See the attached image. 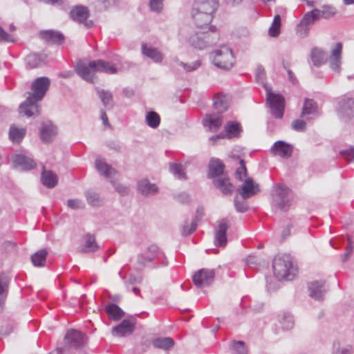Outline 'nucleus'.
<instances>
[{"label":"nucleus","mask_w":354,"mask_h":354,"mask_svg":"<svg viewBox=\"0 0 354 354\" xmlns=\"http://www.w3.org/2000/svg\"><path fill=\"white\" fill-rule=\"evenodd\" d=\"M50 85L47 77L36 78L31 85V93H28L27 99L19 106V113L27 117H36L39 114V106L37 104L45 96Z\"/></svg>","instance_id":"nucleus-1"},{"label":"nucleus","mask_w":354,"mask_h":354,"mask_svg":"<svg viewBox=\"0 0 354 354\" xmlns=\"http://www.w3.org/2000/svg\"><path fill=\"white\" fill-rule=\"evenodd\" d=\"M224 168L225 165L221 160L212 158L208 166L207 176L209 178H216L213 181L214 186L223 194L227 195L232 192L233 185L230 182L229 178L223 175Z\"/></svg>","instance_id":"nucleus-2"},{"label":"nucleus","mask_w":354,"mask_h":354,"mask_svg":"<svg viewBox=\"0 0 354 354\" xmlns=\"http://www.w3.org/2000/svg\"><path fill=\"white\" fill-rule=\"evenodd\" d=\"M272 268L274 276L279 281H292L297 272V268L293 265L291 257L286 254L275 257Z\"/></svg>","instance_id":"nucleus-3"},{"label":"nucleus","mask_w":354,"mask_h":354,"mask_svg":"<svg viewBox=\"0 0 354 354\" xmlns=\"http://www.w3.org/2000/svg\"><path fill=\"white\" fill-rule=\"evenodd\" d=\"M219 39V34L216 28H210L207 31L198 30L190 35L188 41L194 48L203 50L216 44Z\"/></svg>","instance_id":"nucleus-4"},{"label":"nucleus","mask_w":354,"mask_h":354,"mask_svg":"<svg viewBox=\"0 0 354 354\" xmlns=\"http://www.w3.org/2000/svg\"><path fill=\"white\" fill-rule=\"evenodd\" d=\"M273 208L286 212L289 209L292 199V194L291 190L283 184H276L272 190Z\"/></svg>","instance_id":"nucleus-5"},{"label":"nucleus","mask_w":354,"mask_h":354,"mask_svg":"<svg viewBox=\"0 0 354 354\" xmlns=\"http://www.w3.org/2000/svg\"><path fill=\"white\" fill-rule=\"evenodd\" d=\"M212 64L217 68L228 71L234 64V57L231 48L226 46H222L210 54Z\"/></svg>","instance_id":"nucleus-6"},{"label":"nucleus","mask_w":354,"mask_h":354,"mask_svg":"<svg viewBox=\"0 0 354 354\" xmlns=\"http://www.w3.org/2000/svg\"><path fill=\"white\" fill-rule=\"evenodd\" d=\"M160 257L164 259L163 263L158 265L156 268L167 266L168 261L165 253L159 248V247L157 245L151 244L147 248L146 251L144 253L138 254L137 263L142 268H145L149 263Z\"/></svg>","instance_id":"nucleus-7"},{"label":"nucleus","mask_w":354,"mask_h":354,"mask_svg":"<svg viewBox=\"0 0 354 354\" xmlns=\"http://www.w3.org/2000/svg\"><path fill=\"white\" fill-rule=\"evenodd\" d=\"M319 9L314 8L306 12L296 27V33L301 38L308 36L311 27L319 20Z\"/></svg>","instance_id":"nucleus-8"},{"label":"nucleus","mask_w":354,"mask_h":354,"mask_svg":"<svg viewBox=\"0 0 354 354\" xmlns=\"http://www.w3.org/2000/svg\"><path fill=\"white\" fill-rule=\"evenodd\" d=\"M266 100L272 115L276 118H282L285 106L284 97L280 94H275L268 91Z\"/></svg>","instance_id":"nucleus-9"},{"label":"nucleus","mask_w":354,"mask_h":354,"mask_svg":"<svg viewBox=\"0 0 354 354\" xmlns=\"http://www.w3.org/2000/svg\"><path fill=\"white\" fill-rule=\"evenodd\" d=\"M76 73L84 80L89 83H94L95 71V60L88 63L78 62L75 67Z\"/></svg>","instance_id":"nucleus-10"},{"label":"nucleus","mask_w":354,"mask_h":354,"mask_svg":"<svg viewBox=\"0 0 354 354\" xmlns=\"http://www.w3.org/2000/svg\"><path fill=\"white\" fill-rule=\"evenodd\" d=\"M86 343V335L75 329L68 330L64 337L65 346L69 348L78 349L84 347Z\"/></svg>","instance_id":"nucleus-11"},{"label":"nucleus","mask_w":354,"mask_h":354,"mask_svg":"<svg viewBox=\"0 0 354 354\" xmlns=\"http://www.w3.org/2000/svg\"><path fill=\"white\" fill-rule=\"evenodd\" d=\"M230 227V221L227 218L218 221L214 226V245L223 248L227 245V231Z\"/></svg>","instance_id":"nucleus-12"},{"label":"nucleus","mask_w":354,"mask_h":354,"mask_svg":"<svg viewBox=\"0 0 354 354\" xmlns=\"http://www.w3.org/2000/svg\"><path fill=\"white\" fill-rule=\"evenodd\" d=\"M215 272L212 269L203 268L195 272L193 282L198 288L209 286L214 280Z\"/></svg>","instance_id":"nucleus-13"},{"label":"nucleus","mask_w":354,"mask_h":354,"mask_svg":"<svg viewBox=\"0 0 354 354\" xmlns=\"http://www.w3.org/2000/svg\"><path fill=\"white\" fill-rule=\"evenodd\" d=\"M89 15L88 8L84 6H76L70 11V16L75 21L84 24L87 28L93 26L92 21L88 20Z\"/></svg>","instance_id":"nucleus-14"},{"label":"nucleus","mask_w":354,"mask_h":354,"mask_svg":"<svg viewBox=\"0 0 354 354\" xmlns=\"http://www.w3.org/2000/svg\"><path fill=\"white\" fill-rule=\"evenodd\" d=\"M57 133V127L50 121L43 122L39 130L40 139L44 143H50Z\"/></svg>","instance_id":"nucleus-15"},{"label":"nucleus","mask_w":354,"mask_h":354,"mask_svg":"<svg viewBox=\"0 0 354 354\" xmlns=\"http://www.w3.org/2000/svg\"><path fill=\"white\" fill-rule=\"evenodd\" d=\"M338 115L344 120H351L354 117V100L347 97L339 103Z\"/></svg>","instance_id":"nucleus-16"},{"label":"nucleus","mask_w":354,"mask_h":354,"mask_svg":"<svg viewBox=\"0 0 354 354\" xmlns=\"http://www.w3.org/2000/svg\"><path fill=\"white\" fill-rule=\"evenodd\" d=\"M212 10L211 7L207 6L206 12L197 11L192 10V15L196 26L198 28L209 25L212 20Z\"/></svg>","instance_id":"nucleus-17"},{"label":"nucleus","mask_w":354,"mask_h":354,"mask_svg":"<svg viewBox=\"0 0 354 354\" xmlns=\"http://www.w3.org/2000/svg\"><path fill=\"white\" fill-rule=\"evenodd\" d=\"M259 192L260 189L259 185L256 183L252 178H248L241 185L239 193L243 199L246 200L256 195Z\"/></svg>","instance_id":"nucleus-18"},{"label":"nucleus","mask_w":354,"mask_h":354,"mask_svg":"<svg viewBox=\"0 0 354 354\" xmlns=\"http://www.w3.org/2000/svg\"><path fill=\"white\" fill-rule=\"evenodd\" d=\"M328 288L323 281H315L308 284L309 295L315 300H322Z\"/></svg>","instance_id":"nucleus-19"},{"label":"nucleus","mask_w":354,"mask_h":354,"mask_svg":"<svg viewBox=\"0 0 354 354\" xmlns=\"http://www.w3.org/2000/svg\"><path fill=\"white\" fill-rule=\"evenodd\" d=\"M342 50V44L337 42L331 50V55L329 58L330 66L333 71L339 73L341 69V55Z\"/></svg>","instance_id":"nucleus-20"},{"label":"nucleus","mask_w":354,"mask_h":354,"mask_svg":"<svg viewBox=\"0 0 354 354\" xmlns=\"http://www.w3.org/2000/svg\"><path fill=\"white\" fill-rule=\"evenodd\" d=\"M135 322L130 319H124L113 328L112 333L115 336L124 337L131 334L134 329Z\"/></svg>","instance_id":"nucleus-21"},{"label":"nucleus","mask_w":354,"mask_h":354,"mask_svg":"<svg viewBox=\"0 0 354 354\" xmlns=\"http://www.w3.org/2000/svg\"><path fill=\"white\" fill-rule=\"evenodd\" d=\"M137 189L140 194L145 196H153L158 193V187L147 179H142L137 183Z\"/></svg>","instance_id":"nucleus-22"},{"label":"nucleus","mask_w":354,"mask_h":354,"mask_svg":"<svg viewBox=\"0 0 354 354\" xmlns=\"http://www.w3.org/2000/svg\"><path fill=\"white\" fill-rule=\"evenodd\" d=\"M271 151L282 158H288L292 156V147L284 141L279 140L274 143Z\"/></svg>","instance_id":"nucleus-23"},{"label":"nucleus","mask_w":354,"mask_h":354,"mask_svg":"<svg viewBox=\"0 0 354 354\" xmlns=\"http://www.w3.org/2000/svg\"><path fill=\"white\" fill-rule=\"evenodd\" d=\"M13 165L22 170H30L36 166L33 159L23 154H16L13 157Z\"/></svg>","instance_id":"nucleus-24"},{"label":"nucleus","mask_w":354,"mask_h":354,"mask_svg":"<svg viewBox=\"0 0 354 354\" xmlns=\"http://www.w3.org/2000/svg\"><path fill=\"white\" fill-rule=\"evenodd\" d=\"M40 35L43 39L51 44H61L64 41V35L61 32L53 30L41 31Z\"/></svg>","instance_id":"nucleus-25"},{"label":"nucleus","mask_w":354,"mask_h":354,"mask_svg":"<svg viewBox=\"0 0 354 354\" xmlns=\"http://www.w3.org/2000/svg\"><path fill=\"white\" fill-rule=\"evenodd\" d=\"M95 91L100 99L103 106L107 109H111L114 106L113 96L109 90L101 89L95 87Z\"/></svg>","instance_id":"nucleus-26"},{"label":"nucleus","mask_w":354,"mask_h":354,"mask_svg":"<svg viewBox=\"0 0 354 354\" xmlns=\"http://www.w3.org/2000/svg\"><path fill=\"white\" fill-rule=\"evenodd\" d=\"M83 239L84 244L80 249L81 253L94 252L99 249V245L95 241L94 235L86 234Z\"/></svg>","instance_id":"nucleus-27"},{"label":"nucleus","mask_w":354,"mask_h":354,"mask_svg":"<svg viewBox=\"0 0 354 354\" xmlns=\"http://www.w3.org/2000/svg\"><path fill=\"white\" fill-rule=\"evenodd\" d=\"M204 126L208 127L210 131H216L222 124V116L218 114H207L203 119Z\"/></svg>","instance_id":"nucleus-28"},{"label":"nucleus","mask_w":354,"mask_h":354,"mask_svg":"<svg viewBox=\"0 0 354 354\" xmlns=\"http://www.w3.org/2000/svg\"><path fill=\"white\" fill-rule=\"evenodd\" d=\"M142 53L156 63H160L163 59V55L160 51L156 48L149 47L145 44H142Z\"/></svg>","instance_id":"nucleus-29"},{"label":"nucleus","mask_w":354,"mask_h":354,"mask_svg":"<svg viewBox=\"0 0 354 354\" xmlns=\"http://www.w3.org/2000/svg\"><path fill=\"white\" fill-rule=\"evenodd\" d=\"M95 71L97 73H104L107 74H115L118 73V68L109 62L102 59L95 60Z\"/></svg>","instance_id":"nucleus-30"},{"label":"nucleus","mask_w":354,"mask_h":354,"mask_svg":"<svg viewBox=\"0 0 354 354\" xmlns=\"http://www.w3.org/2000/svg\"><path fill=\"white\" fill-rule=\"evenodd\" d=\"M44 169V167H43ZM41 180L44 186L48 188H53L57 184V176L52 171L43 169L41 175Z\"/></svg>","instance_id":"nucleus-31"},{"label":"nucleus","mask_w":354,"mask_h":354,"mask_svg":"<svg viewBox=\"0 0 354 354\" xmlns=\"http://www.w3.org/2000/svg\"><path fill=\"white\" fill-rule=\"evenodd\" d=\"M46 56L44 54L32 53L26 57V62L30 68H35L44 64Z\"/></svg>","instance_id":"nucleus-32"},{"label":"nucleus","mask_w":354,"mask_h":354,"mask_svg":"<svg viewBox=\"0 0 354 354\" xmlns=\"http://www.w3.org/2000/svg\"><path fill=\"white\" fill-rule=\"evenodd\" d=\"M203 216V209L198 207L196 211V216L191 223L190 230H187V225H183L182 227L181 234L184 236L190 235L197 228L198 221L202 218Z\"/></svg>","instance_id":"nucleus-33"},{"label":"nucleus","mask_w":354,"mask_h":354,"mask_svg":"<svg viewBox=\"0 0 354 354\" xmlns=\"http://www.w3.org/2000/svg\"><path fill=\"white\" fill-rule=\"evenodd\" d=\"M95 164L98 172L106 178H109L115 173V170L103 160L96 159Z\"/></svg>","instance_id":"nucleus-34"},{"label":"nucleus","mask_w":354,"mask_h":354,"mask_svg":"<svg viewBox=\"0 0 354 354\" xmlns=\"http://www.w3.org/2000/svg\"><path fill=\"white\" fill-rule=\"evenodd\" d=\"M217 6V0H196L194 4L193 10L206 12L207 6H209L212 10L213 13L216 9Z\"/></svg>","instance_id":"nucleus-35"},{"label":"nucleus","mask_w":354,"mask_h":354,"mask_svg":"<svg viewBox=\"0 0 354 354\" xmlns=\"http://www.w3.org/2000/svg\"><path fill=\"white\" fill-rule=\"evenodd\" d=\"M214 107L218 113H221L227 110L229 104L225 95L216 94L214 97Z\"/></svg>","instance_id":"nucleus-36"},{"label":"nucleus","mask_w":354,"mask_h":354,"mask_svg":"<svg viewBox=\"0 0 354 354\" xmlns=\"http://www.w3.org/2000/svg\"><path fill=\"white\" fill-rule=\"evenodd\" d=\"M105 310L109 318L113 320H119L124 315V312L115 304L106 305Z\"/></svg>","instance_id":"nucleus-37"},{"label":"nucleus","mask_w":354,"mask_h":354,"mask_svg":"<svg viewBox=\"0 0 354 354\" xmlns=\"http://www.w3.org/2000/svg\"><path fill=\"white\" fill-rule=\"evenodd\" d=\"M226 137L232 138L239 137L241 131L239 123L234 121L228 122L225 126Z\"/></svg>","instance_id":"nucleus-38"},{"label":"nucleus","mask_w":354,"mask_h":354,"mask_svg":"<svg viewBox=\"0 0 354 354\" xmlns=\"http://www.w3.org/2000/svg\"><path fill=\"white\" fill-rule=\"evenodd\" d=\"M47 255V250L41 249L31 256V261L35 266L43 267L45 266Z\"/></svg>","instance_id":"nucleus-39"},{"label":"nucleus","mask_w":354,"mask_h":354,"mask_svg":"<svg viewBox=\"0 0 354 354\" xmlns=\"http://www.w3.org/2000/svg\"><path fill=\"white\" fill-rule=\"evenodd\" d=\"M26 135V129L24 128H17L15 126H11L9 131L10 139L15 143L20 142Z\"/></svg>","instance_id":"nucleus-40"},{"label":"nucleus","mask_w":354,"mask_h":354,"mask_svg":"<svg viewBox=\"0 0 354 354\" xmlns=\"http://www.w3.org/2000/svg\"><path fill=\"white\" fill-rule=\"evenodd\" d=\"M317 111V103L311 99H306L304 103L301 116H308L310 115H315Z\"/></svg>","instance_id":"nucleus-41"},{"label":"nucleus","mask_w":354,"mask_h":354,"mask_svg":"<svg viewBox=\"0 0 354 354\" xmlns=\"http://www.w3.org/2000/svg\"><path fill=\"white\" fill-rule=\"evenodd\" d=\"M145 122L149 127L156 129L160 125V117L156 111H151L147 113Z\"/></svg>","instance_id":"nucleus-42"},{"label":"nucleus","mask_w":354,"mask_h":354,"mask_svg":"<svg viewBox=\"0 0 354 354\" xmlns=\"http://www.w3.org/2000/svg\"><path fill=\"white\" fill-rule=\"evenodd\" d=\"M279 322L283 329L286 330L292 329L295 324L292 315L288 313H284L283 315H279Z\"/></svg>","instance_id":"nucleus-43"},{"label":"nucleus","mask_w":354,"mask_h":354,"mask_svg":"<svg viewBox=\"0 0 354 354\" xmlns=\"http://www.w3.org/2000/svg\"><path fill=\"white\" fill-rule=\"evenodd\" d=\"M153 344L156 348L169 350L174 346V341L171 337H161L154 339Z\"/></svg>","instance_id":"nucleus-44"},{"label":"nucleus","mask_w":354,"mask_h":354,"mask_svg":"<svg viewBox=\"0 0 354 354\" xmlns=\"http://www.w3.org/2000/svg\"><path fill=\"white\" fill-rule=\"evenodd\" d=\"M311 59L315 66H320L324 62V53L317 48H313L311 50Z\"/></svg>","instance_id":"nucleus-45"},{"label":"nucleus","mask_w":354,"mask_h":354,"mask_svg":"<svg viewBox=\"0 0 354 354\" xmlns=\"http://www.w3.org/2000/svg\"><path fill=\"white\" fill-rule=\"evenodd\" d=\"M85 197L87 203L91 206H100L102 204V200L100 198L99 194L93 191L87 190L85 192Z\"/></svg>","instance_id":"nucleus-46"},{"label":"nucleus","mask_w":354,"mask_h":354,"mask_svg":"<svg viewBox=\"0 0 354 354\" xmlns=\"http://www.w3.org/2000/svg\"><path fill=\"white\" fill-rule=\"evenodd\" d=\"M281 24V17L279 15H276L268 30L269 35L273 37H277L280 33Z\"/></svg>","instance_id":"nucleus-47"},{"label":"nucleus","mask_w":354,"mask_h":354,"mask_svg":"<svg viewBox=\"0 0 354 354\" xmlns=\"http://www.w3.org/2000/svg\"><path fill=\"white\" fill-rule=\"evenodd\" d=\"M169 170L177 179H186V174L184 171L183 167L182 165L172 163L170 165Z\"/></svg>","instance_id":"nucleus-48"},{"label":"nucleus","mask_w":354,"mask_h":354,"mask_svg":"<svg viewBox=\"0 0 354 354\" xmlns=\"http://www.w3.org/2000/svg\"><path fill=\"white\" fill-rule=\"evenodd\" d=\"M8 288V279L4 274H0V300L4 301L7 297Z\"/></svg>","instance_id":"nucleus-49"},{"label":"nucleus","mask_w":354,"mask_h":354,"mask_svg":"<svg viewBox=\"0 0 354 354\" xmlns=\"http://www.w3.org/2000/svg\"><path fill=\"white\" fill-rule=\"evenodd\" d=\"M178 65L181 66L186 72L190 73L197 70L201 65L200 60H196L191 63H184L183 62L178 61Z\"/></svg>","instance_id":"nucleus-50"},{"label":"nucleus","mask_w":354,"mask_h":354,"mask_svg":"<svg viewBox=\"0 0 354 354\" xmlns=\"http://www.w3.org/2000/svg\"><path fill=\"white\" fill-rule=\"evenodd\" d=\"M324 10H321L319 9V19L323 17L325 19H328L333 17H334L336 14V10L333 6H324Z\"/></svg>","instance_id":"nucleus-51"},{"label":"nucleus","mask_w":354,"mask_h":354,"mask_svg":"<svg viewBox=\"0 0 354 354\" xmlns=\"http://www.w3.org/2000/svg\"><path fill=\"white\" fill-rule=\"evenodd\" d=\"M232 347L236 354H248V349L245 342L243 341H234L232 344Z\"/></svg>","instance_id":"nucleus-52"},{"label":"nucleus","mask_w":354,"mask_h":354,"mask_svg":"<svg viewBox=\"0 0 354 354\" xmlns=\"http://www.w3.org/2000/svg\"><path fill=\"white\" fill-rule=\"evenodd\" d=\"M234 203L235 209L238 212L243 213L246 212L248 209V205L247 202H245L244 199L239 201L237 196L234 197Z\"/></svg>","instance_id":"nucleus-53"},{"label":"nucleus","mask_w":354,"mask_h":354,"mask_svg":"<svg viewBox=\"0 0 354 354\" xmlns=\"http://www.w3.org/2000/svg\"><path fill=\"white\" fill-rule=\"evenodd\" d=\"M339 154L347 162L354 161V147H350L346 149L341 150Z\"/></svg>","instance_id":"nucleus-54"},{"label":"nucleus","mask_w":354,"mask_h":354,"mask_svg":"<svg viewBox=\"0 0 354 354\" xmlns=\"http://www.w3.org/2000/svg\"><path fill=\"white\" fill-rule=\"evenodd\" d=\"M247 175V169L243 160H240V167L236 171V176L238 179L243 180V178Z\"/></svg>","instance_id":"nucleus-55"},{"label":"nucleus","mask_w":354,"mask_h":354,"mask_svg":"<svg viewBox=\"0 0 354 354\" xmlns=\"http://www.w3.org/2000/svg\"><path fill=\"white\" fill-rule=\"evenodd\" d=\"M256 80L258 82L263 83L266 77V71L263 66H257L255 73Z\"/></svg>","instance_id":"nucleus-56"},{"label":"nucleus","mask_w":354,"mask_h":354,"mask_svg":"<svg viewBox=\"0 0 354 354\" xmlns=\"http://www.w3.org/2000/svg\"><path fill=\"white\" fill-rule=\"evenodd\" d=\"M67 205L73 209H81L84 207L82 201L78 199H68L67 201Z\"/></svg>","instance_id":"nucleus-57"},{"label":"nucleus","mask_w":354,"mask_h":354,"mask_svg":"<svg viewBox=\"0 0 354 354\" xmlns=\"http://www.w3.org/2000/svg\"><path fill=\"white\" fill-rule=\"evenodd\" d=\"M306 127V122L301 120H295L292 123V128L297 131H304Z\"/></svg>","instance_id":"nucleus-58"},{"label":"nucleus","mask_w":354,"mask_h":354,"mask_svg":"<svg viewBox=\"0 0 354 354\" xmlns=\"http://www.w3.org/2000/svg\"><path fill=\"white\" fill-rule=\"evenodd\" d=\"M347 241H348V244H347V247L346 248V252L344 254V255L342 256L343 261H346L348 259V257L353 252V250L354 248L353 243L349 236L347 238Z\"/></svg>","instance_id":"nucleus-59"},{"label":"nucleus","mask_w":354,"mask_h":354,"mask_svg":"<svg viewBox=\"0 0 354 354\" xmlns=\"http://www.w3.org/2000/svg\"><path fill=\"white\" fill-rule=\"evenodd\" d=\"M162 1L163 0H150L149 6L151 10L159 12L162 8Z\"/></svg>","instance_id":"nucleus-60"},{"label":"nucleus","mask_w":354,"mask_h":354,"mask_svg":"<svg viewBox=\"0 0 354 354\" xmlns=\"http://www.w3.org/2000/svg\"><path fill=\"white\" fill-rule=\"evenodd\" d=\"M113 186L116 192L120 195L126 196L129 193V188L122 184L113 183Z\"/></svg>","instance_id":"nucleus-61"},{"label":"nucleus","mask_w":354,"mask_h":354,"mask_svg":"<svg viewBox=\"0 0 354 354\" xmlns=\"http://www.w3.org/2000/svg\"><path fill=\"white\" fill-rule=\"evenodd\" d=\"M250 32L246 27H239L236 30V35L239 38H246L249 37Z\"/></svg>","instance_id":"nucleus-62"},{"label":"nucleus","mask_w":354,"mask_h":354,"mask_svg":"<svg viewBox=\"0 0 354 354\" xmlns=\"http://www.w3.org/2000/svg\"><path fill=\"white\" fill-rule=\"evenodd\" d=\"M0 41H13L12 37L0 26Z\"/></svg>","instance_id":"nucleus-63"},{"label":"nucleus","mask_w":354,"mask_h":354,"mask_svg":"<svg viewBox=\"0 0 354 354\" xmlns=\"http://www.w3.org/2000/svg\"><path fill=\"white\" fill-rule=\"evenodd\" d=\"M2 246L3 248V249L6 251V252H11V251H13L15 248V243L13 242H11V241H4L3 243H2Z\"/></svg>","instance_id":"nucleus-64"}]
</instances>
